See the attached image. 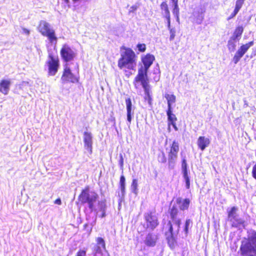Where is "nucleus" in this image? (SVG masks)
Listing matches in <instances>:
<instances>
[{
	"instance_id": "nucleus-28",
	"label": "nucleus",
	"mask_w": 256,
	"mask_h": 256,
	"mask_svg": "<svg viewBox=\"0 0 256 256\" xmlns=\"http://www.w3.org/2000/svg\"><path fill=\"white\" fill-rule=\"evenodd\" d=\"M172 110H168L166 111L168 123L176 122L177 120L176 116L172 114Z\"/></svg>"
},
{
	"instance_id": "nucleus-32",
	"label": "nucleus",
	"mask_w": 256,
	"mask_h": 256,
	"mask_svg": "<svg viewBox=\"0 0 256 256\" xmlns=\"http://www.w3.org/2000/svg\"><path fill=\"white\" fill-rule=\"evenodd\" d=\"M98 208L100 211L106 210V204L105 200H102L98 202Z\"/></svg>"
},
{
	"instance_id": "nucleus-17",
	"label": "nucleus",
	"mask_w": 256,
	"mask_h": 256,
	"mask_svg": "<svg viewBox=\"0 0 256 256\" xmlns=\"http://www.w3.org/2000/svg\"><path fill=\"white\" fill-rule=\"evenodd\" d=\"M182 169L183 174V177L184 179L186 188L188 189L190 186V180L188 176L187 164L186 159H183L182 164Z\"/></svg>"
},
{
	"instance_id": "nucleus-40",
	"label": "nucleus",
	"mask_w": 256,
	"mask_h": 256,
	"mask_svg": "<svg viewBox=\"0 0 256 256\" xmlns=\"http://www.w3.org/2000/svg\"><path fill=\"white\" fill-rule=\"evenodd\" d=\"M86 252L84 250H80L78 252L76 256H86Z\"/></svg>"
},
{
	"instance_id": "nucleus-21",
	"label": "nucleus",
	"mask_w": 256,
	"mask_h": 256,
	"mask_svg": "<svg viewBox=\"0 0 256 256\" xmlns=\"http://www.w3.org/2000/svg\"><path fill=\"white\" fill-rule=\"evenodd\" d=\"M210 144V140L209 138H206L204 136H200L198 138L197 144L198 148L202 150H204Z\"/></svg>"
},
{
	"instance_id": "nucleus-37",
	"label": "nucleus",
	"mask_w": 256,
	"mask_h": 256,
	"mask_svg": "<svg viewBox=\"0 0 256 256\" xmlns=\"http://www.w3.org/2000/svg\"><path fill=\"white\" fill-rule=\"evenodd\" d=\"M138 186V182L137 180L136 179L133 180L132 182V192H135Z\"/></svg>"
},
{
	"instance_id": "nucleus-12",
	"label": "nucleus",
	"mask_w": 256,
	"mask_h": 256,
	"mask_svg": "<svg viewBox=\"0 0 256 256\" xmlns=\"http://www.w3.org/2000/svg\"><path fill=\"white\" fill-rule=\"evenodd\" d=\"M181 224L180 219H175L170 221L168 222L169 226V231L172 234H178L179 232L180 225Z\"/></svg>"
},
{
	"instance_id": "nucleus-52",
	"label": "nucleus",
	"mask_w": 256,
	"mask_h": 256,
	"mask_svg": "<svg viewBox=\"0 0 256 256\" xmlns=\"http://www.w3.org/2000/svg\"><path fill=\"white\" fill-rule=\"evenodd\" d=\"M202 19H203V18L202 17H201V18L200 19L198 20V24H200L201 22H202Z\"/></svg>"
},
{
	"instance_id": "nucleus-54",
	"label": "nucleus",
	"mask_w": 256,
	"mask_h": 256,
	"mask_svg": "<svg viewBox=\"0 0 256 256\" xmlns=\"http://www.w3.org/2000/svg\"><path fill=\"white\" fill-rule=\"evenodd\" d=\"M176 20L178 22H179V16H178H178H176Z\"/></svg>"
},
{
	"instance_id": "nucleus-24",
	"label": "nucleus",
	"mask_w": 256,
	"mask_h": 256,
	"mask_svg": "<svg viewBox=\"0 0 256 256\" xmlns=\"http://www.w3.org/2000/svg\"><path fill=\"white\" fill-rule=\"evenodd\" d=\"M160 8L162 10V14L164 18L170 16V12L166 2H162L160 5Z\"/></svg>"
},
{
	"instance_id": "nucleus-11",
	"label": "nucleus",
	"mask_w": 256,
	"mask_h": 256,
	"mask_svg": "<svg viewBox=\"0 0 256 256\" xmlns=\"http://www.w3.org/2000/svg\"><path fill=\"white\" fill-rule=\"evenodd\" d=\"M84 148L91 154L92 149V136L90 132H84Z\"/></svg>"
},
{
	"instance_id": "nucleus-18",
	"label": "nucleus",
	"mask_w": 256,
	"mask_h": 256,
	"mask_svg": "<svg viewBox=\"0 0 256 256\" xmlns=\"http://www.w3.org/2000/svg\"><path fill=\"white\" fill-rule=\"evenodd\" d=\"M126 104L127 112V120L128 122V125L130 126L131 124L132 116L134 115V112H132V103L130 98H128L126 100Z\"/></svg>"
},
{
	"instance_id": "nucleus-38",
	"label": "nucleus",
	"mask_w": 256,
	"mask_h": 256,
	"mask_svg": "<svg viewBox=\"0 0 256 256\" xmlns=\"http://www.w3.org/2000/svg\"><path fill=\"white\" fill-rule=\"evenodd\" d=\"M244 0H237L236 2V6L240 9Z\"/></svg>"
},
{
	"instance_id": "nucleus-34",
	"label": "nucleus",
	"mask_w": 256,
	"mask_h": 256,
	"mask_svg": "<svg viewBox=\"0 0 256 256\" xmlns=\"http://www.w3.org/2000/svg\"><path fill=\"white\" fill-rule=\"evenodd\" d=\"M174 6L172 12L175 16H178L179 14V8L178 6V2L172 3Z\"/></svg>"
},
{
	"instance_id": "nucleus-57",
	"label": "nucleus",
	"mask_w": 256,
	"mask_h": 256,
	"mask_svg": "<svg viewBox=\"0 0 256 256\" xmlns=\"http://www.w3.org/2000/svg\"><path fill=\"white\" fill-rule=\"evenodd\" d=\"M74 2L80 1V0H72Z\"/></svg>"
},
{
	"instance_id": "nucleus-25",
	"label": "nucleus",
	"mask_w": 256,
	"mask_h": 256,
	"mask_svg": "<svg viewBox=\"0 0 256 256\" xmlns=\"http://www.w3.org/2000/svg\"><path fill=\"white\" fill-rule=\"evenodd\" d=\"M244 31V28L242 26H239L237 27L234 33V34L232 36L231 38L233 40H235L237 39L238 40H239L241 37V36L243 32Z\"/></svg>"
},
{
	"instance_id": "nucleus-42",
	"label": "nucleus",
	"mask_w": 256,
	"mask_h": 256,
	"mask_svg": "<svg viewBox=\"0 0 256 256\" xmlns=\"http://www.w3.org/2000/svg\"><path fill=\"white\" fill-rule=\"evenodd\" d=\"M252 176L256 179V164L253 166L252 170Z\"/></svg>"
},
{
	"instance_id": "nucleus-29",
	"label": "nucleus",
	"mask_w": 256,
	"mask_h": 256,
	"mask_svg": "<svg viewBox=\"0 0 256 256\" xmlns=\"http://www.w3.org/2000/svg\"><path fill=\"white\" fill-rule=\"evenodd\" d=\"M178 210L175 206H173L170 210V216L172 220H174L175 219H180L177 217Z\"/></svg>"
},
{
	"instance_id": "nucleus-22",
	"label": "nucleus",
	"mask_w": 256,
	"mask_h": 256,
	"mask_svg": "<svg viewBox=\"0 0 256 256\" xmlns=\"http://www.w3.org/2000/svg\"><path fill=\"white\" fill-rule=\"evenodd\" d=\"M156 240L157 236L156 235L149 233L146 236L144 243L147 246H154L156 245Z\"/></svg>"
},
{
	"instance_id": "nucleus-7",
	"label": "nucleus",
	"mask_w": 256,
	"mask_h": 256,
	"mask_svg": "<svg viewBox=\"0 0 256 256\" xmlns=\"http://www.w3.org/2000/svg\"><path fill=\"white\" fill-rule=\"evenodd\" d=\"M179 151V146L178 142L174 141L168 154V164L170 169H173L176 162L178 153Z\"/></svg>"
},
{
	"instance_id": "nucleus-35",
	"label": "nucleus",
	"mask_w": 256,
	"mask_h": 256,
	"mask_svg": "<svg viewBox=\"0 0 256 256\" xmlns=\"http://www.w3.org/2000/svg\"><path fill=\"white\" fill-rule=\"evenodd\" d=\"M170 30V40H172L176 36V30L174 28H170V29H168Z\"/></svg>"
},
{
	"instance_id": "nucleus-36",
	"label": "nucleus",
	"mask_w": 256,
	"mask_h": 256,
	"mask_svg": "<svg viewBox=\"0 0 256 256\" xmlns=\"http://www.w3.org/2000/svg\"><path fill=\"white\" fill-rule=\"evenodd\" d=\"M137 48L140 52H144L146 49V44H138L137 45Z\"/></svg>"
},
{
	"instance_id": "nucleus-16",
	"label": "nucleus",
	"mask_w": 256,
	"mask_h": 256,
	"mask_svg": "<svg viewBox=\"0 0 256 256\" xmlns=\"http://www.w3.org/2000/svg\"><path fill=\"white\" fill-rule=\"evenodd\" d=\"M11 84V80L9 79L2 80L0 82V92L4 95L8 94Z\"/></svg>"
},
{
	"instance_id": "nucleus-43",
	"label": "nucleus",
	"mask_w": 256,
	"mask_h": 256,
	"mask_svg": "<svg viewBox=\"0 0 256 256\" xmlns=\"http://www.w3.org/2000/svg\"><path fill=\"white\" fill-rule=\"evenodd\" d=\"M119 164L122 168L123 164H124V158L122 156V154L120 155V160L119 161Z\"/></svg>"
},
{
	"instance_id": "nucleus-23",
	"label": "nucleus",
	"mask_w": 256,
	"mask_h": 256,
	"mask_svg": "<svg viewBox=\"0 0 256 256\" xmlns=\"http://www.w3.org/2000/svg\"><path fill=\"white\" fill-rule=\"evenodd\" d=\"M164 97L168 102V110L172 109V104L176 102V97L174 94H166Z\"/></svg>"
},
{
	"instance_id": "nucleus-53",
	"label": "nucleus",
	"mask_w": 256,
	"mask_h": 256,
	"mask_svg": "<svg viewBox=\"0 0 256 256\" xmlns=\"http://www.w3.org/2000/svg\"><path fill=\"white\" fill-rule=\"evenodd\" d=\"M172 3L178 2V0H171Z\"/></svg>"
},
{
	"instance_id": "nucleus-46",
	"label": "nucleus",
	"mask_w": 256,
	"mask_h": 256,
	"mask_svg": "<svg viewBox=\"0 0 256 256\" xmlns=\"http://www.w3.org/2000/svg\"><path fill=\"white\" fill-rule=\"evenodd\" d=\"M240 60V59L236 56H234L232 59V60L235 64H236Z\"/></svg>"
},
{
	"instance_id": "nucleus-10",
	"label": "nucleus",
	"mask_w": 256,
	"mask_h": 256,
	"mask_svg": "<svg viewBox=\"0 0 256 256\" xmlns=\"http://www.w3.org/2000/svg\"><path fill=\"white\" fill-rule=\"evenodd\" d=\"M61 80L64 83L67 82H75L77 81L76 78L72 74L70 68L68 67L67 64L65 66V68Z\"/></svg>"
},
{
	"instance_id": "nucleus-39",
	"label": "nucleus",
	"mask_w": 256,
	"mask_h": 256,
	"mask_svg": "<svg viewBox=\"0 0 256 256\" xmlns=\"http://www.w3.org/2000/svg\"><path fill=\"white\" fill-rule=\"evenodd\" d=\"M138 6H137L136 4H134V5L132 6H130V8L129 12L130 13H134V12L136 10L138 9Z\"/></svg>"
},
{
	"instance_id": "nucleus-41",
	"label": "nucleus",
	"mask_w": 256,
	"mask_h": 256,
	"mask_svg": "<svg viewBox=\"0 0 256 256\" xmlns=\"http://www.w3.org/2000/svg\"><path fill=\"white\" fill-rule=\"evenodd\" d=\"M97 241H98V243L99 244L102 245L103 246H104V240L102 238H98Z\"/></svg>"
},
{
	"instance_id": "nucleus-6",
	"label": "nucleus",
	"mask_w": 256,
	"mask_h": 256,
	"mask_svg": "<svg viewBox=\"0 0 256 256\" xmlns=\"http://www.w3.org/2000/svg\"><path fill=\"white\" fill-rule=\"evenodd\" d=\"M238 208L233 206L228 211V220L231 222L232 227L238 228L240 226L244 227L245 221L240 218L238 214Z\"/></svg>"
},
{
	"instance_id": "nucleus-26",
	"label": "nucleus",
	"mask_w": 256,
	"mask_h": 256,
	"mask_svg": "<svg viewBox=\"0 0 256 256\" xmlns=\"http://www.w3.org/2000/svg\"><path fill=\"white\" fill-rule=\"evenodd\" d=\"M125 178L124 176H122L120 178V188L121 190V194H119L118 195L120 196L124 197L125 194Z\"/></svg>"
},
{
	"instance_id": "nucleus-2",
	"label": "nucleus",
	"mask_w": 256,
	"mask_h": 256,
	"mask_svg": "<svg viewBox=\"0 0 256 256\" xmlns=\"http://www.w3.org/2000/svg\"><path fill=\"white\" fill-rule=\"evenodd\" d=\"M121 49L124 50L120 53L121 58L118 61V66L120 69L126 68L130 70L134 69L136 66V54L132 50L126 47Z\"/></svg>"
},
{
	"instance_id": "nucleus-45",
	"label": "nucleus",
	"mask_w": 256,
	"mask_h": 256,
	"mask_svg": "<svg viewBox=\"0 0 256 256\" xmlns=\"http://www.w3.org/2000/svg\"><path fill=\"white\" fill-rule=\"evenodd\" d=\"M167 22H168V29H170L171 28L170 27V17L169 16L168 17H166Z\"/></svg>"
},
{
	"instance_id": "nucleus-15",
	"label": "nucleus",
	"mask_w": 256,
	"mask_h": 256,
	"mask_svg": "<svg viewBox=\"0 0 256 256\" xmlns=\"http://www.w3.org/2000/svg\"><path fill=\"white\" fill-rule=\"evenodd\" d=\"M148 83V80H140V86H142L144 89L145 94L144 99L146 100H147L149 104L150 105L152 99L150 94V87Z\"/></svg>"
},
{
	"instance_id": "nucleus-20",
	"label": "nucleus",
	"mask_w": 256,
	"mask_h": 256,
	"mask_svg": "<svg viewBox=\"0 0 256 256\" xmlns=\"http://www.w3.org/2000/svg\"><path fill=\"white\" fill-rule=\"evenodd\" d=\"M176 202L178 204L180 209L182 210H188L190 204V200L188 198H178L176 200Z\"/></svg>"
},
{
	"instance_id": "nucleus-27",
	"label": "nucleus",
	"mask_w": 256,
	"mask_h": 256,
	"mask_svg": "<svg viewBox=\"0 0 256 256\" xmlns=\"http://www.w3.org/2000/svg\"><path fill=\"white\" fill-rule=\"evenodd\" d=\"M176 235V234H170V236L167 238L168 244L172 248H173L175 246L176 240L174 236Z\"/></svg>"
},
{
	"instance_id": "nucleus-3",
	"label": "nucleus",
	"mask_w": 256,
	"mask_h": 256,
	"mask_svg": "<svg viewBox=\"0 0 256 256\" xmlns=\"http://www.w3.org/2000/svg\"><path fill=\"white\" fill-rule=\"evenodd\" d=\"M242 256H256V232H252L246 242H242L240 247Z\"/></svg>"
},
{
	"instance_id": "nucleus-9",
	"label": "nucleus",
	"mask_w": 256,
	"mask_h": 256,
	"mask_svg": "<svg viewBox=\"0 0 256 256\" xmlns=\"http://www.w3.org/2000/svg\"><path fill=\"white\" fill-rule=\"evenodd\" d=\"M60 55L65 62H70L74 59L76 54L68 44H64L60 50Z\"/></svg>"
},
{
	"instance_id": "nucleus-4",
	"label": "nucleus",
	"mask_w": 256,
	"mask_h": 256,
	"mask_svg": "<svg viewBox=\"0 0 256 256\" xmlns=\"http://www.w3.org/2000/svg\"><path fill=\"white\" fill-rule=\"evenodd\" d=\"M98 198V196L96 192L90 191L87 188L82 190L78 196V200L82 204H88L89 208L92 211L94 210V204Z\"/></svg>"
},
{
	"instance_id": "nucleus-5",
	"label": "nucleus",
	"mask_w": 256,
	"mask_h": 256,
	"mask_svg": "<svg viewBox=\"0 0 256 256\" xmlns=\"http://www.w3.org/2000/svg\"><path fill=\"white\" fill-rule=\"evenodd\" d=\"M48 50V58L46 64L48 68V73L50 76H54L58 72L59 68V60L58 56L52 50Z\"/></svg>"
},
{
	"instance_id": "nucleus-19",
	"label": "nucleus",
	"mask_w": 256,
	"mask_h": 256,
	"mask_svg": "<svg viewBox=\"0 0 256 256\" xmlns=\"http://www.w3.org/2000/svg\"><path fill=\"white\" fill-rule=\"evenodd\" d=\"M253 44L254 42L252 41L248 44L242 46L236 52L234 56L240 59L248 48L253 46Z\"/></svg>"
},
{
	"instance_id": "nucleus-44",
	"label": "nucleus",
	"mask_w": 256,
	"mask_h": 256,
	"mask_svg": "<svg viewBox=\"0 0 256 256\" xmlns=\"http://www.w3.org/2000/svg\"><path fill=\"white\" fill-rule=\"evenodd\" d=\"M170 125H172V126L174 127V130H178V127L176 126V122H171V123H168V128L170 129Z\"/></svg>"
},
{
	"instance_id": "nucleus-13",
	"label": "nucleus",
	"mask_w": 256,
	"mask_h": 256,
	"mask_svg": "<svg viewBox=\"0 0 256 256\" xmlns=\"http://www.w3.org/2000/svg\"><path fill=\"white\" fill-rule=\"evenodd\" d=\"M44 36L47 38L48 40V44H47L48 50H50L49 48L50 46H54V50L58 42V38L56 36L54 30Z\"/></svg>"
},
{
	"instance_id": "nucleus-48",
	"label": "nucleus",
	"mask_w": 256,
	"mask_h": 256,
	"mask_svg": "<svg viewBox=\"0 0 256 256\" xmlns=\"http://www.w3.org/2000/svg\"><path fill=\"white\" fill-rule=\"evenodd\" d=\"M54 204L60 205L62 204L61 200L60 198H58L54 201Z\"/></svg>"
},
{
	"instance_id": "nucleus-50",
	"label": "nucleus",
	"mask_w": 256,
	"mask_h": 256,
	"mask_svg": "<svg viewBox=\"0 0 256 256\" xmlns=\"http://www.w3.org/2000/svg\"><path fill=\"white\" fill-rule=\"evenodd\" d=\"M240 10V8H238L236 6L235 9H234V14H237V13Z\"/></svg>"
},
{
	"instance_id": "nucleus-1",
	"label": "nucleus",
	"mask_w": 256,
	"mask_h": 256,
	"mask_svg": "<svg viewBox=\"0 0 256 256\" xmlns=\"http://www.w3.org/2000/svg\"><path fill=\"white\" fill-rule=\"evenodd\" d=\"M154 56L150 54H147L142 59L144 66H142L138 70V74L136 76L134 84L136 88H140V80H148V70L154 60Z\"/></svg>"
},
{
	"instance_id": "nucleus-30",
	"label": "nucleus",
	"mask_w": 256,
	"mask_h": 256,
	"mask_svg": "<svg viewBox=\"0 0 256 256\" xmlns=\"http://www.w3.org/2000/svg\"><path fill=\"white\" fill-rule=\"evenodd\" d=\"M234 40L231 38V40L228 42V46L230 52H234L236 49V44Z\"/></svg>"
},
{
	"instance_id": "nucleus-31",
	"label": "nucleus",
	"mask_w": 256,
	"mask_h": 256,
	"mask_svg": "<svg viewBox=\"0 0 256 256\" xmlns=\"http://www.w3.org/2000/svg\"><path fill=\"white\" fill-rule=\"evenodd\" d=\"M192 220L190 219H186V220L185 224H184V231L186 233V234L187 235L188 233V228L192 226Z\"/></svg>"
},
{
	"instance_id": "nucleus-47",
	"label": "nucleus",
	"mask_w": 256,
	"mask_h": 256,
	"mask_svg": "<svg viewBox=\"0 0 256 256\" xmlns=\"http://www.w3.org/2000/svg\"><path fill=\"white\" fill-rule=\"evenodd\" d=\"M23 33L26 34V35L30 34V30L26 28H22Z\"/></svg>"
},
{
	"instance_id": "nucleus-55",
	"label": "nucleus",
	"mask_w": 256,
	"mask_h": 256,
	"mask_svg": "<svg viewBox=\"0 0 256 256\" xmlns=\"http://www.w3.org/2000/svg\"><path fill=\"white\" fill-rule=\"evenodd\" d=\"M66 3H68L69 2V0H64Z\"/></svg>"
},
{
	"instance_id": "nucleus-51",
	"label": "nucleus",
	"mask_w": 256,
	"mask_h": 256,
	"mask_svg": "<svg viewBox=\"0 0 256 256\" xmlns=\"http://www.w3.org/2000/svg\"><path fill=\"white\" fill-rule=\"evenodd\" d=\"M102 212V215L100 216L101 218H104L106 216V210L101 211Z\"/></svg>"
},
{
	"instance_id": "nucleus-49",
	"label": "nucleus",
	"mask_w": 256,
	"mask_h": 256,
	"mask_svg": "<svg viewBox=\"0 0 256 256\" xmlns=\"http://www.w3.org/2000/svg\"><path fill=\"white\" fill-rule=\"evenodd\" d=\"M96 216H95V217H94V220L90 222V224H91L92 226H94V225L96 224Z\"/></svg>"
},
{
	"instance_id": "nucleus-33",
	"label": "nucleus",
	"mask_w": 256,
	"mask_h": 256,
	"mask_svg": "<svg viewBox=\"0 0 256 256\" xmlns=\"http://www.w3.org/2000/svg\"><path fill=\"white\" fill-rule=\"evenodd\" d=\"M158 161L162 163H165L166 162V158L164 152H162L158 154Z\"/></svg>"
},
{
	"instance_id": "nucleus-56",
	"label": "nucleus",
	"mask_w": 256,
	"mask_h": 256,
	"mask_svg": "<svg viewBox=\"0 0 256 256\" xmlns=\"http://www.w3.org/2000/svg\"><path fill=\"white\" fill-rule=\"evenodd\" d=\"M236 14H234V12H233V14H232V17H233V16H234Z\"/></svg>"
},
{
	"instance_id": "nucleus-14",
	"label": "nucleus",
	"mask_w": 256,
	"mask_h": 256,
	"mask_svg": "<svg viewBox=\"0 0 256 256\" xmlns=\"http://www.w3.org/2000/svg\"><path fill=\"white\" fill-rule=\"evenodd\" d=\"M38 30L42 36H44L54 30L50 24L44 20L40 21Z\"/></svg>"
},
{
	"instance_id": "nucleus-8",
	"label": "nucleus",
	"mask_w": 256,
	"mask_h": 256,
	"mask_svg": "<svg viewBox=\"0 0 256 256\" xmlns=\"http://www.w3.org/2000/svg\"><path fill=\"white\" fill-rule=\"evenodd\" d=\"M146 220V228L150 230H154L158 224L157 217L152 213L148 212L144 214Z\"/></svg>"
}]
</instances>
